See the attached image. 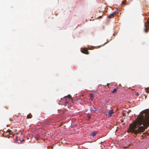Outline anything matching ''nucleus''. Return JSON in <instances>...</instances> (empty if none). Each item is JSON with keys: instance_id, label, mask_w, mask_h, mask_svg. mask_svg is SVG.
<instances>
[{"instance_id": "f257e3e1", "label": "nucleus", "mask_w": 149, "mask_h": 149, "mask_svg": "<svg viewBox=\"0 0 149 149\" xmlns=\"http://www.w3.org/2000/svg\"><path fill=\"white\" fill-rule=\"evenodd\" d=\"M149 126V109L142 111L137 117L136 121L130 124L128 132H132L137 135L138 134L146 133L145 129Z\"/></svg>"}, {"instance_id": "f03ea898", "label": "nucleus", "mask_w": 149, "mask_h": 149, "mask_svg": "<svg viewBox=\"0 0 149 149\" xmlns=\"http://www.w3.org/2000/svg\"><path fill=\"white\" fill-rule=\"evenodd\" d=\"M144 27V31L146 33H147L148 32V29H149V22L148 21L145 23Z\"/></svg>"}, {"instance_id": "7ed1b4c3", "label": "nucleus", "mask_w": 149, "mask_h": 149, "mask_svg": "<svg viewBox=\"0 0 149 149\" xmlns=\"http://www.w3.org/2000/svg\"><path fill=\"white\" fill-rule=\"evenodd\" d=\"M81 51L82 53L86 54H88L89 53V52L88 51L87 49L86 48H82Z\"/></svg>"}, {"instance_id": "20e7f679", "label": "nucleus", "mask_w": 149, "mask_h": 149, "mask_svg": "<svg viewBox=\"0 0 149 149\" xmlns=\"http://www.w3.org/2000/svg\"><path fill=\"white\" fill-rule=\"evenodd\" d=\"M114 113V112H113V110L111 109V110H109L108 111V117L109 118L111 117V116L112 114Z\"/></svg>"}, {"instance_id": "39448f33", "label": "nucleus", "mask_w": 149, "mask_h": 149, "mask_svg": "<svg viewBox=\"0 0 149 149\" xmlns=\"http://www.w3.org/2000/svg\"><path fill=\"white\" fill-rule=\"evenodd\" d=\"M93 95V93H89V94L88 97H89V99L91 100H92L94 98Z\"/></svg>"}, {"instance_id": "423d86ee", "label": "nucleus", "mask_w": 149, "mask_h": 149, "mask_svg": "<svg viewBox=\"0 0 149 149\" xmlns=\"http://www.w3.org/2000/svg\"><path fill=\"white\" fill-rule=\"evenodd\" d=\"M116 12H115L112 13L109 16H108V17L109 18H111L112 17H113L114 15L116 13Z\"/></svg>"}, {"instance_id": "0eeeda50", "label": "nucleus", "mask_w": 149, "mask_h": 149, "mask_svg": "<svg viewBox=\"0 0 149 149\" xmlns=\"http://www.w3.org/2000/svg\"><path fill=\"white\" fill-rule=\"evenodd\" d=\"M97 132H98L97 131L93 132L90 134V135L93 137H94L95 136Z\"/></svg>"}, {"instance_id": "6e6552de", "label": "nucleus", "mask_w": 149, "mask_h": 149, "mask_svg": "<svg viewBox=\"0 0 149 149\" xmlns=\"http://www.w3.org/2000/svg\"><path fill=\"white\" fill-rule=\"evenodd\" d=\"M118 89V87H117L116 88L112 91V93H116Z\"/></svg>"}, {"instance_id": "1a4fd4ad", "label": "nucleus", "mask_w": 149, "mask_h": 149, "mask_svg": "<svg viewBox=\"0 0 149 149\" xmlns=\"http://www.w3.org/2000/svg\"><path fill=\"white\" fill-rule=\"evenodd\" d=\"M32 115L30 113L27 115L26 117L28 119L31 118L32 117Z\"/></svg>"}, {"instance_id": "9d476101", "label": "nucleus", "mask_w": 149, "mask_h": 149, "mask_svg": "<svg viewBox=\"0 0 149 149\" xmlns=\"http://www.w3.org/2000/svg\"><path fill=\"white\" fill-rule=\"evenodd\" d=\"M67 97L69 98L70 99H72V97L71 96V95H68Z\"/></svg>"}, {"instance_id": "9b49d317", "label": "nucleus", "mask_w": 149, "mask_h": 149, "mask_svg": "<svg viewBox=\"0 0 149 149\" xmlns=\"http://www.w3.org/2000/svg\"><path fill=\"white\" fill-rule=\"evenodd\" d=\"M122 3L124 5H127V4L126 3V1H123L122 2Z\"/></svg>"}, {"instance_id": "f8f14e48", "label": "nucleus", "mask_w": 149, "mask_h": 149, "mask_svg": "<svg viewBox=\"0 0 149 149\" xmlns=\"http://www.w3.org/2000/svg\"><path fill=\"white\" fill-rule=\"evenodd\" d=\"M90 110L92 112L93 111H95V110H93V109H92V108H90Z\"/></svg>"}, {"instance_id": "ddd939ff", "label": "nucleus", "mask_w": 149, "mask_h": 149, "mask_svg": "<svg viewBox=\"0 0 149 149\" xmlns=\"http://www.w3.org/2000/svg\"><path fill=\"white\" fill-rule=\"evenodd\" d=\"M17 136H16V139H15V140H16V142L17 141Z\"/></svg>"}, {"instance_id": "4468645a", "label": "nucleus", "mask_w": 149, "mask_h": 149, "mask_svg": "<svg viewBox=\"0 0 149 149\" xmlns=\"http://www.w3.org/2000/svg\"><path fill=\"white\" fill-rule=\"evenodd\" d=\"M65 105H66V104H68V102L66 100L65 101Z\"/></svg>"}, {"instance_id": "2eb2a0df", "label": "nucleus", "mask_w": 149, "mask_h": 149, "mask_svg": "<svg viewBox=\"0 0 149 149\" xmlns=\"http://www.w3.org/2000/svg\"><path fill=\"white\" fill-rule=\"evenodd\" d=\"M90 116H88V119H90Z\"/></svg>"}, {"instance_id": "dca6fc26", "label": "nucleus", "mask_w": 149, "mask_h": 149, "mask_svg": "<svg viewBox=\"0 0 149 149\" xmlns=\"http://www.w3.org/2000/svg\"><path fill=\"white\" fill-rule=\"evenodd\" d=\"M104 26H103L102 27V29H104Z\"/></svg>"}, {"instance_id": "f3484780", "label": "nucleus", "mask_w": 149, "mask_h": 149, "mask_svg": "<svg viewBox=\"0 0 149 149\" xmlns=\"http://www.w3.org/2000/svg\"><path fill=\"white\" fill-rule=\"evenodd\" d=\"M109 84H108H108H107V86H109Z\"/></svg>"}, {"instance_id": "a211bd4d", "label": "nucleus", "mask_w": 149, "mask_h": 149, "mask_svg": "<svg viewBox=\"0 0 149 149\" xmlns=\"http://www.w3.org/2000/svg\"><path fill=\"white\" fill-rule=\"evenodd\" d=\"M136 95H139V94L138 93H136Z\"/></svg>"}, {"instance_id": "6ab92c4d", "label": "nucleus", "mask_w": 149, "mask_h": 149, "mask_svg": "<svg viewBox=\"0 0 149 149\" xmlns=\"http://www.w3.org/2000/svg\"><path fill=\"white\" fill-rule=\"evenodd\" d=\"M105 115H107V114H105Z\"/></svg>"}]
</instances>
